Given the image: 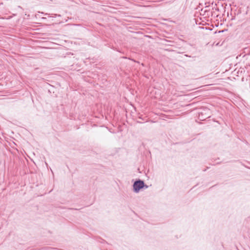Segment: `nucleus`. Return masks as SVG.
Wrapping results in <instances>:
<instances>
[{
  "label": "nucleus",
  "instance_id": "nucleus-1",
  "mask_svg": "<svg viewBox=\"0 0 250 250\" xmlns=\"http://www.w3.org/2000/svg\"><path fill=\"white\" fill-rule=\"evenodd\" d=\"M133 191L135 193H138L140 189L145 188H147L148 186L146 185L143 180L140 179L137 180L134 182L133 185Z\"/></svg>",
  "mask_w": 250,
  "mask_h": 250
}]
</instances>
